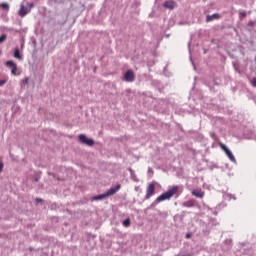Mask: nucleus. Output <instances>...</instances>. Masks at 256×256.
<instances>
[{"label": "nucleus", "instance_id": "obj_1", "mask_svg": "<svg viewBox=\"0 0 256 256\" xmlns=\"http://www.w3.org/2000/svg\"><path fill=\"white\" fill-rule=\"evenodd\" d=\"M178 192H179V186H174L167 192L158 196L156 201H157V203H161V201H167V200L171 199V197H174V195H177Z\"/></svg>", "mask_w": 256, "mask_h": 256}, {"label": "nucleus", "instance_id": "obj_2", "mask_svg": "<svg viewBox=\"0 0 256 256\" xmlns=\"http://www.w3.org/2000/svg\"><path fill=\"white\" fill-rule=\"evenodd\" d=\"M79 141L83 145H88V147H93L95 145V141L93 139L87 138V136H85V134L79 135Z\"/></svg>", "mask_w": 256, "mask_h": 256}, {"label": "nucleus", "instance_id": "obj_3", "mask_svg": "<svg viewBox=\"0 0 256 256\" xmlns=\"http://www.w3.org/2000/svg\"><path fill=\"white\" fill-rule=\"evenodd\" d=\"M153 195H155V184L149 183L148 186L146 187V195H145L144 199L147 201V200L151 199V197H153Z\"/></svg>", "mask_w": 256, "mask_h": 256}, {"label": "nucleus", "instance_id": "obj_4", "mask_svg": "<svg viewBox=\"0 0 256 256\" xmlns=\"http://www.w3.org/2000/svg\"><path fill=\"white\" fill-rule=\"evenodd\" d=\"M33 7H34L33 3L29 4V8L25 7L24 5H21L18 15L20 17H25L29 13V11L33 9Z\"/></svg>", "mask_w": 256, "mask_h": 256}, {"label": "nucleus", "instance_id": "obj_5", "mask_svg": "<svg viewBox=\"0 0 256 256\" xmlns=\"http://www.w3.org/2000/svg\"><path fill=\"white\" fill-rule=\"evenodd\" d=\"M220 147L222 150H224L228 159H230V161H232V163H235V161H237V159H235V156L233 155V152H231V150H229V148H227V146H225V144H220Z\"/></svg>", "mask_w": 256, "mask_h": 256}, {"label": "nucleus", "instance_id": "obj_6", "mask_svg": "<svg viewBox=\"0 0 256 256\" xmlns=\"http://www.w3.org/2000/svg\"><path fill=\"white\" fill-rule=\"evenodd\" d=\"M124 79L127 83H133V81H135V73L133 70H128L124 75Z\"/></svg>", "mask_w": 256, "mask_h": 256}, {"label": "nucleus", "instance_id": "obj_7", "mask_svg": "<svg viewBox=\"0 0 256 256\" xmlns=\"http://www.w3.org/2000/svg\"><path fill=\"white\" fill-rule=\"evenodd\" d=\"M6 67L11 68L12 75H17V64H15V62H13V60L7 61Z\"/></svg>", "mask_w": 256, "mask_h": 256}, {"label": "nucleus", "instance_id": "obj_8", "mask_svg": "<svg viewBox=\"0 0 256 256\" xmlns=\"http://www.w3.org/2000/svg\"><path fill=\"white\" fill-rule=\"evenodd\" d=\"M119 189H121V184H117L116 187L114 188H110L106 193V197H111V195H115V193H117V191H119Z\"/></svg>", "mask_w": 256, "mask_h": 256}, {"label": "nucleus", "instance_id": "obj_9", "mask_svg": "<svg viewBox=\"0 0 256 256\" xmlns=\"http://www.w3.org/2000/svg\"><path fill=\"white\" fill-rule=\"evenodd\" d=\"M217 19H221V14H212V15H208L206 17V23H211V21H215Z\"/></svg>", "mask_w": 256, "mask_h": 256}, {"label": "nucleus", "instance_id": "obj_10", "mask_svg": "<svg viewBox=\"0 0 256 256\" xmlns=\"http://www.w3.org/2000/svg\"><path fill=\"white\" fill-rule=\"evenodd\" d=\"M192 195L194 197H197L198 199H203L205 197V192H203L199 189H195L192 191Z\"/></svg>", "mask_w": 256, "mask_h": 256}, {"label": "nucleus", "instance_id": "obj_11", "mask_svg": "<svg viewBox=\"0 0 256 256\" xmlns=\"http://www.w3.org/2000/svg\"><path fill=\"white\" fill-rule=\"evenodd\" d=\"M163 7H165V9H175V3L172 0H168L164 2Z\"/></svg>", "mask_w": 256, "mask_h": 256}, {"label": "nucleus", "instance_id": "obj_12", "mask_svg": "<svg viewBox=\"0 0 256 256\" xmlns=\"http://www.w3.org/2000/svg\"><path fill=\"white\" fill-rule=\"evenodd\" d=\"M103 199H107V195L105 193L93 197V201H101Z\"/></svg>", "mask_w": 256, "mask_h": 256}, {"label": "nucleus", "instance_id": "obj_13", "mask_svg": "<svg viewBox=\"0 0 256 256\" xmlns=\"http://www.w3.org/2000/svg\"><path fill=\"white\" fill-rule=\"evenodd\" d=\"M124 227H129L131 225V219L127 218L122 222Z\"/></svg>", "mask_w": 256, "mask_h": 256}, {"label": "nucleus", "instance_id": "obj_14", "mask_svg": "<svg viewBox=\"0 0 256 256\" xmlns=\"http://www.w3.org/2000/svg\"><path fill=\"white\" fill-rule=\"evenodd\" d=\"M14 57L15 59H21V52H19V49H15Z\"/></svg>", "mask_w": 256, "mask_h": 256}, {"label": "nucleus", "instance_id": "obj_15", "mask_svg": "<svg viewBox=\"0 0 256 256\" xmlns=\"http://www.w3.org/2000/svg\"><path fill=\"white\" fill-rule=\"evenodd\" d=\"M1 9L4 11H9V5L7 3L0 4Z\"/></svg>", "mask_w": 256, "mask_h": 256}, {"label": "nucleus", "instance_id": "obj_16", "mask_svg": "<svg viewBox=\"0 0 256 256\" xmlns=\"http://www.w3.org/2000/svg\"><path fill=\"white\" fill-rule=\"evenodd\" d=\"M5 41H7V34H2L0 36V43H5Z\"/></svg>", "mask_w": 256, "mask_h": 256}, {"label": "nucleus", "instance_id": "obj_17", "mask_svg": "<svg viewBox=\"0 0 256 256\" xmlns=\"http://www.w3.org/2000/svg\"><path fill=\"white\" fill-rule=\"evenodd\" d=\"M248 27H255V22L254 21L248 22Z\"/></svg>", "mask_w": 256, "mask_h": 256}, {"label": "nucleus", "instance_id": "obj_18", "mask_svg": "<svg viewBox=\"0 0 256 256\" xmlns=\"http://www.w3.org/2000/svg\"><path fill=\"white\" fill-rule=\"evenodd\" d=\"M5 83H7V80H0V87H3V85H5Z\"/></svg>", "mask_w": 256, "mask_h": 256}, {"label": "nucleus", "instance_id": "obj_19", "mask_svg": "<svg viewBox=\"0 0 256 256\" xmlns=\"http://www.w3.org/2000/svg\"><path fill=\"white\" fill-rule=\"evenodd\" d=\"M252 87H256V78H253L252 80Z\"/></svg>", "mask_w": 256, "mask_h": 256}, {"label": "nucleus", "instance_id": "obj_20", "mask_svg": "<svg viewBox=\"0 0 256 256\" xmlns=\"http://www.w3.org/2000/svg\"><path fill=\"white\" fill-rule=\"evenodd\" d=\"M186 207H193V202H187Z\"/></svg>", "mask_w": 256, "mask_h": 256}, {"label": "nucleus", "instance_id": "obj_21", "mask_svg": "<svg viewBox=\"0 0 256 256\" xmlns=\"http://www.w3.org/2000/svg\"><path fill=\"white\" fill-rule=\"evenodd\" d=\"M241 17H247V13L246 12H240Z\"/></svg>", "mask_w": 256, "mask_h": 256}, {"label": "nucleus", "instance_id": "obj_22", "mask_svg": "<svg viewBox=\"0 0 256 256\" xmlns=\"http://www.w3.org/2000/svg\"><path fill=\"white\" fill-rule=\"evenodd\" d=\"M24 83H25L26 85H29V78H25V79H24Z\"/></svg>", "mask_w": 256, "mask_h": 256}, {"label": "nucleus", "instance_id": "obj_23", "mask_svg": "<svg viewBox=\"0 0 256 256\" xmlns=\"http://www.w3.org/2000/svg\"><path fill=\"white\" fill-rule=\"evenodd\" d=\"M186 239H191V233L186 234Z\"/></svg>", "mask_w": 256, "mask_h": 256}, {"label": "nucleus", "instance_id": "obj_24", "mask_svg": "<svg viewBox=\"0 0 256 256\" xmlns=\"http://www.w3.org/2000/svg\"><path fill=\"white\" fill-rule=\"evenodd\" d=\"M36 201H37V203L43 202V200L41 198H36Z\"/></svg>", "mask_w": 256, "mask_h": 256}, {"label": "nucleus", "instance_id": "obj_25", "mask_svg": "<svg viewBox=\"0 0 256 256\" xmlns=\"http://www.w3.org/2000/svg\"><path fill=\"white\" fill-rule=\"evenodd\" d=\"M3 171V163L0 162V173Z\"/></svg>", "mask_w": 256, "mask_h": 256}, {"label": "nucleus", "instance_id": "obj_26", "mask_svg": "<svg viewBox=\"0 0 256 256\" xmlns=\"http://www.w3.org/2000/svg\"><path fill=\"white\" fill-rule=\"evenodd\" d=\"M0 55H1V51H0Z\"/></svg>", "mask_w": 256, "mask_h": 256}]
</instances>
